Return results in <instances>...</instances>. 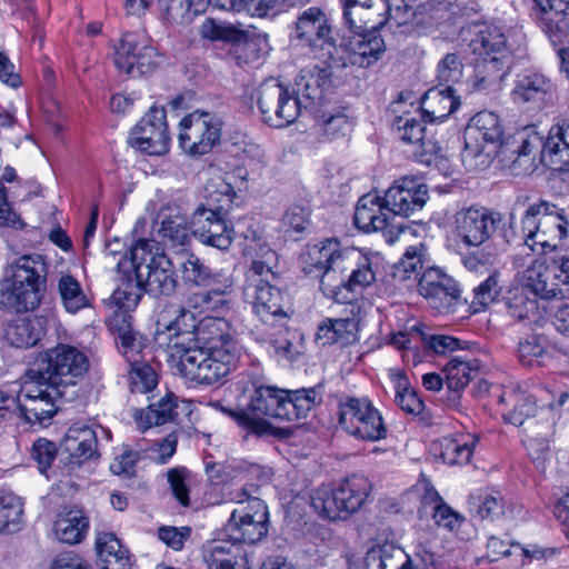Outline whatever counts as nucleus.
Listing matches in <instances>:
<instances>
[{
    "instance_id": "nucleus-1",
    "label": "nucleus",
    "mask_w": 569,
    "mask_h": 569,
    "mask_svg": "<svg viewBox=\"0 0 569 569\" xmlns=\"http://www.w3.org/2000/svg\"><path fill=\"white\" fill-rule=\"evenodd\" d=\"M321 400L317 388L286 390L273 386L254 385L244 409H228L219 402H213L212 406L232 418L249 433L263 436L272 433L269 419L291 422L306 418Z\"/></svg>"
},
{
    "instance_id": "nucleus-2",
    "label": "nucleus",
    "mask_w": 569,
    "mask_h": 569,
    "mask_svg": "<svg viewBox=\"0 0 569 569\" xmlns=\"http://www.w3.org/2000/svg\"><path fill=\"white\" fill-rule=\"evenodd\" d=\"M329 68L328 64H312L301 69L296 78L295 93L274 79L262 82L258 88L257 102L263 121L274 128L295 122L301 113V98L306 101L321 98L322 88L330 77Z\"/></svg>"
},
{
    "instance_id": "nucleus-3",
    "label": "nucleus",
    "mask_w": 569,
    "mask_h": 569,
    "mask_svg": "<svg viewBox=\"0 0 569 569\" xmlns=\"http://www.w3.org/2000/svg\"><path fill=\"white\" fill-rule=\"evenodd\" d=\"M468 47L477 56L470 92H495L508 73L507 38L501 27L487 20L467 22Z\"/></svg>"
},
{
    "instance_id": "nucleus-4",
    "label": "nucleus",
    "mask_w": 569,
    "mask_h": 569,
    "mask_svg": "<svg viewBox=\"0 0 569 569\" xmlns=\"http://www.w3.org/2000/svg\"><path fill=\"white\" fill-rule=\"evenodd\" d=\"M48 266L41 254H24L8 264L0 305L16 312L37 309L46 291Z\"/></svg>"
},
{
    "instance_id": "nucleus-5",
    "label": "nucleus",
    "mask_w": 569,
    "mask_h": 569,
    "mask_svg": "<svg viewBox=\"0 0 569 569\" xmlns=\"http://www.w3.org/2000/svg\"><path fill=\"white\" fill-rule=\"evenodd\" d=\"M380 258L376 253H365L358 248H345L341 258L336 262L339 267L337 278L328 272L321 281L323 295L338 303H349L355 293L362 291L376 281Z\"/></svg>"
},
{
    "instance_id": "nucleus-6",
    "label": "nucleus",
    "mask_w": 569,
    "mask_h": 569,
    "mask_svg": "<svg viewBox=\"0 0 569 569\" xmlns=\"http://www.w3.org/2000/svg\"><path fill=\"white\" fill-rule=\"evenodd\" d=\"M521 224L525 244L537 254L556 251L569 234L566 209L542 199L528 207Z\"/></svg>"
},
{
    "instance_id": "nucleus-7",
    "label": "nucleus",
    "mask_w": 569,
    "mask_h": 569,
    "mask_svg": "<svg viewBox=\"0 0 569 569\" xmlns=\"http://www.w3.org/2000/svg\"><path fill=\"white\" fill-rule=\"evenodd\" d=\"M136 279L144 292L159 297L171 296L177 288L173 263L151 239H138L130 249Z\"/></svg>"
},
{
    "instance_id": "nucleus-8",
    "label": "nucleus",
    "mask_w": 569,
    "mask_h": 569,
    "mask_svg": "<svg viewBox=\"0 0 569 569\" xmlns=\"http://www.w3.org/2000/svg\"><path fill=\"white\" fill-rule=\"evenodd\" d=\"M236 191L230 183L221 182L214 193H210L208 206H199L193 212L191 224L193 234L208 246L226 250L232 242V228L227 224L226 214L231 209Z\"/></svg>"
},
{
    "instance_id": "nucleus-9",
    "label": "nucleus",
    "mask_w": 569,
    "mask_h": 569,
    "mask_svg": "<svg viewBox=\"0 0 569 569\" xmlns=\"http://www.w3.org/2000/svg\"><path fill=\"white\" fill-rule=\"evenodd\" d=\"M258 483H246L232 493V500L241 507L233 510L226 526V535L241 546L242 542L256 543L268 533L269 512L266 503L253 497Z\"/></svg>"
},
{
    "instance_id": "nucleus-10",
    "label": "nucleus",
    "mask_w": 569,
    "mask_h": 569,
    "mask_svg": "<svg viewBox=\"0 0 569 569\" xmlns=\"http://www.w3.org/2000/svg\"><path fill=\"white\" fill-rule=\"evenodd\" d=\"M177 355V369L181 376L204 386L221 382L239 359L234 349L230 351L217 347L182 348Z\"/></svg>"
},
{
    "instance_id": "nucleus-11",
    "label": "nucleus",
    "mask_w": 569,
    "mask_h": 569,
    "mask_svg": "<svg viewBox=\"0 0 569 569\" xmlns=\"http://www.w3.org/2000/svg\"><path fill=\"white\" fill-rule=\"evenodd\" d=\"M292 41L307 56L333 67L338 48L326 13L317 8L306 9L297 19Z\"/></svg>"
},
{
    "instance_id": "nucleus-12",
    "label": "nucleus",
    "mask_w": 569,
    "mask_h": 569,
    "mask_svg": "<svg viewBox=\"0 0 569 569\" xmlns=\"http://www.w3.org/2000/svg\"><path fill=\"white\" fill-rule=\"evenodd\" d=\"M17 416L29 423L44 425L57 413V400L62 397L57 386L47 379L33 377L32 368L21 382H17Z\"/></svg>"
},
{
    "instance_id": "nucleus-13",
    "label": "nucleus",
    "mask_w": 569,
    "mask_h": 569,
    "mask_svg": "<svg viewBox=\"0 0 569 569\" xmlns=\"http://www.w3.org/2000/svg\"><path fill=\"white\" fill-rule=\"evenodd\" d=\"M88 369L89 359L83 351L60 343L40 356L32 368V375L49 380L60 389L74 386Z\"/></svg>"
},
{
    "instance_id": "nucleus-14",
    "label": "nucleus",
    "mask_w": 569,
    "mask_h": 569,
    "mask_svg": "<svg viewBox=\"0 0 569 569\" xmlns=\"http://www.w3.org/2000/svg\"><path fill=\"white\" fill-rule=\"evenodd\" d=\"M339 426L359 440L378 441L387 437L380 411L366 397H346L338 403Z\"/></svg>"
},
{
    "instance_id": "nucleus-15",
    "label": "nucleus",
    "mask_w": 569,
    "mask_h": 569,
    "mask_svg": "<svg viewBox=\"0 0 569 569\" xmlns=\"http://www.w3.org/2000/svg\"><path fill=\"white\" fill-rule=\"evenodd\" d=\"M532 16L545 32L559 58V70L569 80V47L563 46L569 36V0H532Z\"/></svg>"
},
{
    "instance_id": "nucleus-16",
    "label": "nucleus",
    "mask_w": 569,
    "mask_h": 569,
    "mask_svg": "<svg viewBox=\"0 0 569 569\" xmlns=\"http://www.w3.org/2000/svg\"><path fill=\"white\" fill-rule=\"evenodd\" d=\"M221 137V122L213 114L196 110L179 123V144L191 157L209 153Z\"/></svg>"
},
{
    "instance_id": "nucleus-17",
    "label": "nucleus",
    "mask_w": 569,
    "mask_h": 569,
    "mask_svg": "<svg viewBox=\"0 0 569 569\" xmlns=\"http://www.w3.org/2000/svg\"><path fill=\"white\" fill-rule=\"evenodd\" d=\"M495 229L496 219L486 208L470 207L465 210V244L477 248L465 257V267L470 271L480 273L489 271L493 256L485 248L479 247L490 238Z\"/></svg>"
},
{
    "instance_id": "nucleus-18",
    "label": "nucleus",
    "mask_w": 569,
    "mask_h": 569,
    "mask_svg": "<svg viewBox=\"0 0 569 569\" xmlns=\"http://www.w3.org/2000/svg\"><path fill=\"white\" fill-rule=\"evenodd\" d=\"M116 68L132 78L151 73L159 64L157 50L137 34L126 33L114 46Z\"/></svg>"
},
{
    "instance_id": "nucleus-19",
    "label": "nucleus",
    "mask_w": 569,
    "mask_h": 569,
    "mask_svg": "<svg viewBox=\"0 0 569 569\" xmlns=\"http://www.w3.org/2000/svg\"><path fill=\"white\" fill-rule=\"evenodd\" d=\"M244 295L252 303L254 315L259 318L262 327H277L279 331L284 330L290 315L286 296L281 289L272 283L244 287Z\"/></svg>"
},
{
    "instance_id": "nucleus-20",
    "label": "nucleus",
    "mask_w": 569,
    "mask_h": 569,
    "mask_svg": "<svg viewBox=\"0 0 569 569\" xmlns=\"http://www.w3.org/2000/svg\"><path fill=\"white\" fill-rule=\"evenodd\" d=\"M130 141L133 147L148 154L160 156L166 153L170 144L166 109L151 107L132 129Z\"/></svg>"
},
{
    "instance_id": "nucleus-21",
    "label": "nucleus",
    "mask_w": 569,
    "mask_h": 569,
    "mask_svg": "<svg viewBox=\"0 0 569 569\" xmlns=\"http://www.w3.org/2000/svg\"><path fill=\"white\" fill-rule=\"evenodd\" d=\"M418 290L439 312H449L458 305L460 297L458 282L438 267H428L423 270Z\"/></svg>"
},
{
    "instance_id": "nucleus-22",
    "label": "nucleus",
    "mask_w": 569,
    "mask_h": 569,
    "mask_svg": "<svg viewBox=\"0 0 569 569\" xmlns=\"http://www.w3.org/2000/svg\"><path fill=\"white\" fill-rule=\"evenodd\" d=\"M427 200V186L415 177L396 180L385 193V206L388 212L401 217H409L421 210Z\"/></svg>"
},
{
    "instance_id": "nucleus-23",
    "label": "nucleus",
    "mask_w": 569,
    "mask_h": 569,
    "mask_svg": "<svg viewBox=\"0 0 569 569\" xmlns=\"http://www.w3.org/2000/svg\"><path fill=\"white\" fill-rule=\"evenodd\" d=\"M497 412L507 423L521 426L537 411L536 397L519 387L495 388Z\"/></svg>"
},
{
    "instance_id": "nucleus-24",
    "label": "nucleus",
    "mask_w": 569,
    "mask_h": 569,
    "mask_svg": "<svg viewBox=\"0 0 569 569\" xmlns=\"http://www.w3.org/2000/svg\"><path fill=\"white\" fill-rule=\"evenodd\" d=\"M502 129L498 117L490 111L476 113L465 126V153L467 157H479L486 143L499 142Z\"/></svg>"
},
{
    "instance_id": "nucleus-25",
    "label": "nucleus",
    "mask_w": 569,
    "mask_h": 569,
    "mask_svg": "<svg viewBox=\"0 0 569 569\" xmlns=\"http://www.w3.org/2000/svg\"><path fill=\"white\" fill-rule=\"evenodd\" d=\"M347 58H337L333 67H346L348 63L367 68L375 63L385 51V41L378 34L356 32L341 44Z\"/></svg>"
},
{
    "instance_id": "nucleus-26",
    "label": "nucleus",
    "mask_w": 569,
    "mask_h": 569,
    "mask_svg": "<svg viewBox=\"0 0 569 569\" xmlns=\"http://www.w3.org/2000/svg\"><path fill=\"white\" fill-rule=\"evenodd\" d=\"M341 251L339 242L335 239H327L309 246L300 256L301 269L308 276L320 277V282L325 280L330 271L336 279L339 269V267H336V262L340 260Z\"/></svg>"
},
{
    "instance_id": "nucleus-27",
    "label": "nucleus",
    "mask_w": 569,
    "mask_h": 569,
    "mask_svg": "<svg viewBox=\"0 0 569 569\" xmlns=\"http://www.w3.org/2000/svg\"><path fill=\"white\" fill-rule=\"evenodd\" d=\"M441 372L443 378L436 372L425 373L421 378L422 386L427 390L439 391L445 385L447 406L459 410L462 403V360L459 357L451 359Z\"/></svg>"
},
{
    "instance_id": "nucleus-28",
    "label": "nucleus",
    "mask_w": 569,
    "mask_h": 569,
    "mask_svg": "<svg viewBox=\"0 0 569 569\" xmlns=\"http://www.w3.org/2000/svg\"><path fill=\"white\" fill-rule=\"evenodd\" d=\"M246 254L251 257V264L246 272V286L254 287L271 283L276 279L277 253L260 239L246 246Z\"/></svg>"
},
{
    "instance_id": "nucleus-29",
    "label": "nucleus",
    "mask_w": 569,
    "mask_h": 569,
    "mask_svg": "<svg viewBox=\"0 0 569 569\" xmlns=\"http://www.w3.org/2000/svg\"><path fill=\"white\" fill-rule=\"evenodd\" d=\"M207 569H248L240 545L232 539H213L202 547Z\"/></svg>"
},
{
    "instance_id": "nucleus-30",
    "label": "nucleus",
    "mask_w": 569,
    "mask_h": 569,
    "mask_svg": "<svg viewBox=\"0 0 569 569\" xmlns=\"http://www.w3.org/2000/svg\"><path fill=\"white\" fill-rule=\"evenodd\" d=\"M198 322L192 311L181 307L174 320L163 325V329H161L160 322L157 323L154 340L159 346L167 345L168 348L176 349L177 353H179L184 348L183 341H179V339L184 336H191L187 340H196Z\"/></svg>"
},
{
    "instance_id": "nucleus-31",
    "label": "nucleus",
    "mask_w": 569,
    "mask_h": 569,
    "mask_svg": "<svg viewBox=\"0 0 569 569\" xmlns=\"http://www.w3.org/2000/svg\"><path fill=\"white\" fill-rule=\"evenodd\" d=\"M158 234L171 246H186L190 241V228L187 214L181 207L168 204L161 208L157 217Z\"/></svg>"
},
{
    "instance_id": "nucleus-32",
    "label": "nucleus",
    "mask_w": 569,
    "mask_h": 569,
    "mask_svg": "<svg viewBox=\"0 0 569 569\" xmlns=\"http://www.w3.org/2000/svg\"><path fill=\"white\" fill-rule=\"evenodd\" d=\"M522 287L542 300L566 298V290L560 286L556 270L545 263H533L526 270Z\"/></svg>"
},
{
    "instance_id": "nucleus-33",
    "label": "nucleus",
    "mask_w": 569,
    "mask_h": 569,
    "mask_svg": "<svg viewBox=\"0 0 569 569\" xmlns=\"http://www.w3.org/2000/svg\"><path fill=\"white\" fill-rule=\"evenodd\" d=\"M389 214L385 197L367 193L358 200L353 220L357 228L365 232L383 231L389 226Z\"/></svg>"
},
{
    "instance_id": "nucleus-34",
    "label": "nucleus",
    "mask_w": 569,
    "mask_h": 569,
    "mask_svg": "<svg viewBox=\"0 0 569 569\" xmlns=\"http://www.w3.org/2000/svg\"><path fill=\"white\" fill-rule=\"evenodd\" d=\"M555 90L552 80L539 71L529 70L518 74L511 97L518 103H540L550 97Z\"/></svg>"
},
{
    "instance_id": "nucleus-35",
    "label": "nucleus",
    "mask_w": 569,
    "mask_h": 569,
    "mask_svg": "<svg viewBox=\"0 0 569 569\" xmlns=\"http://www.w3.org/2000/svg\"><path fill=\"white\" fill-rule=\"evenodd\" d=\"M541 160L556 170L569 167V120H561L550 128L542 144Z\"/></svg>"
},
{
    "instance_id": "nucleus-36",
    "label": "nucleus",
    "mask_w": 569,
    "mask_h": 569,
    "mask_svg": "<svg viewBox=\"0 0 569 569\" xmlns=\"http://www.w3.org/2000/svg\"><path fill=\"white\" fill-rule=\"evenodd\" d=\"M196 341L221 350L234 349L236 356L240 357L241 348L232 335L230 322L224 318L204 317L199 320Z\"/></svg>"
},
{
    "instance_id": "nucleus-37",
    "label": "nucleus",
    "mask_w": 569,
    "mask_h": 569,
    "mask_svg": "<svg viewBox=\"0 0 569 569\" xmlns=\"http://www.w3.org/2000/svg\"><path fill=\"white\" fill-rule=\"evenodd\" d=\"M97 448L96 430L83 422L71 425L61 441V449L78 462L92 458L97 453Z\"/></svg>"
},
{
    "instance_id": "nucleus-38",
    "label": "nucleus",
    "mask_w": 569,
    "mask_h": 569,
    "mask_svg": "<svg viewBox=\"0 0 569 569\" xmlns=\"http://www.w3.org/2000/svg\"><path fill=\"white\" fill-rule=\"evenodd\" d=\"M460 98L456 90L448 86L446 89H429L421 99V110L427 121H443L458 110Z\"/></svg>"
},
{
    "instance_id": "nucleus-39",
    "label": "nucleus",
    "mask_w": 569,
    "mask_h": 569,
    "mask_svg": "<svg viewBox=\"0 0 569 569\" xmlns=\"http://www.w3.org/2000/svg\"><path fill=\"white\" fill-rule=\"evenodd\" d=\"M94 546L102 569L130 568V552L114 532L98 531Z\"/></svg>"
},
{
    "instance_id": "nucleus-40",
    "label": "nucleus",
    "mask_w": 569,
    "mask_h": 569,
    "mask_svg": "<svg viewBox=\"0 0 569 569\" xmlns=\"http://www.w3.org/2000/svg\"><path fill=\"white\" fill-rule=\"evenodd\" d=\"M488 355L481 352L478 357L469 358L465 353V388L471 385L470 395L478 401L483 402L485 408H492L496 406L495 401V388L501 387L500 385L490 383L485 378H477V372L486 365Z\"/></svg>"
},
{
    "instance_id": "nucleus-41",
    "label": "nucleus",
    "mask_w": 569,
    "mask_h": 569,
    "mask_svg": "<svg viewBox=\"0 0 569 569\" xmlns=\"http://www.w3.org/2000/svg\"><path fill=\"white\" fill-rule=\"evenodd\" d=\"M359 320L352 318H327L318 326L316 340L322 346L340 343L348 346L358 337Z\"/></svg>"
},
{
    "instance_id": "nucleus-42",
    "label": "nucleus",
    "mask_w": 569,
    "mask_h": 569,
    "mask_svg": "<svg viewBox=\"0 0 569 569\" xmlns=\"http://www.w3.org/2000/svg\"><path fill=\"white\" fill-rule=\"evenodd\" d=\"M345 519L358 511L368 498L371 483L363 476H351L336 487Z\"/></svg>"
},
{
    "instance_id": "nucleus-43",
    "label": "nucleus",
    "mask_w": 569,
    "mask_h": 569,
    "mask_svg": "<svg viewBox=\"0 0 569 569\" xmlns=\"http://www.w3.org/2000/svg\"><path fill=\"white\" fill-rule=\"evenodd\" d=\"M395 126L403 142L419 147L420 151L415 153L419 161L429 164L432 161L435 144L430 140H425L422 121L415 117L400 116L395 120Z\"/></svg>"
},
{
    "instance_id": "nucleus-44",
    "label": "nucleus",
    "mask_w": 569,
    "mask_h": 569,
    "mask_svg": "<svg viewBox=\"0 0 569 569\" xmlns=\"http://www.w3.org/2000/svg\"><path fill=\"white\" fill-rule=\"evenodd\" d=\"M177 416V401L172 393H167L160 400L146 409L136 410L133 418L137 427L144 431L152 426L164 425Z\"/></svg>"
},
{
    "instance_id": "nucleus-45",
    "label": "nucleus",
    "mask_w": 569,
    "mask_h": 569,
    "mask_svg": "<svg viewBox=\"0 0 569 569\" xmlns=\"http://www.w3.org/2000/svg\"><path fill=\"white\" fill-rule=\"evenodd\" d=\"M89 530V519L82 510H69L60 513L54 522V533L60 542L80 543Z\"/></svg>"
},
{
    "instance_id": "nucleus-46",
    "label": "nucleus",
    "mask_w": 569,
    "mask_h": 569,
    "mask_svg": "<svg viewBox=\"0 0 569 569\" xmlns=\"http://www.w3.org/2000/svg\"><path fill=\"white\" fill-rule=\"evenodd\" d=\"M553 350L555 345L546 335L532 333L519 341L518 358L527 367L542 366Z\"/></svg>"
},
{
    "instance_id": "nucleus-47",
    "label": "nucleus",
    "mask_w": 569,
    "mask_h": 569,
    "mask_svg": "<svg viewBox=\"0 0 569 569\" xmlns=\"http://www.w3.org/2000/svg\"><path fill=\"white\" fill-rule=\"evenodd\" d=\"M60 302L68 313L76 315L91 307V298L71 274H61L57 281Z\"/></svg>"
},
{
    "instance_id": "nucleus-48",
    "label": "nucleus",
    "mask_w": 569,
    "mask_h": 569,
    "mask_svg": "<svg viewBox=\"0 0 569 569\" xmlns=\"http://www.w3.org/2000/svg\"><path fill=\"white\" fill-rule=\"evenodd\" d=\"M42 335L38 319L22 318L8 325L4 337L16 348H29L37 345Z\"/></svg>"
},
{
    "instance_id": "nucleus-49",
    "label": "nucleus",
    "mask_w": 569,
    "mask_h": 569,
    "mask_svg": "<svg viewBox=\"0 0 569 569\" xmlns=\"http://www.w3.org/2000/svg\"><path fill=\"white\" fill-rule=\"evenodd\" d=\"M427 3L420 0H387L385 10V23L388 21L396 27L405 26L413 20L419 23L421 20L418 18L420 14L427 12Z\"/></svg>"
},
{
    "instance_id": "nucleus-50",
    "label": "nucleus",
    "mask_w": 569,
    "mask_h": 569,
    "mask_svg": "<svg viewBox=\"0 0 569 569\" xmlns=\"http://www.w3.org/2000/svg\"><path fill=\"white\" fill-rule=\"evenodd\" d=\"M23 502L9 490H0V533H13L21 529Z\"/></svg>"
},
{
    "instance_id": "nucleus-51",
    "label": "nucleus",
    "mask_w": 569,
    "mask_h": 569,
    "mask_svg": "<svg viewBox=\"0 0 569 569\" xmlns=\"http://www.w3.org/2000/svg\"><path fill=\"white\" fill-rule=\"evenodd\" d=\"M505 501L499 491L479 490L469 496V511L481 520L503 515Z\"/></svg>"
},
{
    "instance_id": "nucleus-52",
    "label": "nucleus",
    "mask_w": 569,
    "mask_h": 569,
    "mask_svg": "<svg viewBox=\"0 0 569 569\" xmlns=\"http://www.w3.org/2000/svg\"><path fill=\"white\" fill-rule=\"evenodd\" d=\"M343 21L345 24L353 32H365L376 29L385 24V19L365 7L353 4L348 0H343Z\"/></svg>"
},
{
    "instance_id": "nucleus-53",
    "label": "nucleus",
    "mask_w": 569,
    "mask_h": 569,
    "mask_svg": "<svg viewBox=\"0 0 569 569\" xmlns=\"http://www.w3.org/2000/svg\"><path fill=\"white\" fill-rule=\"evenodd\" d=\"M396 387V402L407 413L418 416L425 410V402L419 395L409 388V381L405 372L396 370L391 372Z\"/></svg>"
},
{
    "instance_id": "nucleus-54",
    "label": "nucleus",
    "mask_w": 569,
    "mask_h": 569,
    "mask_svg": "<svg viewBox=\"0 0 569 569\" xmlns=\"http://www.w3.org/2000/svg\"><path fill=\"white\" fill-rule=\"evenodd\" d=\"M311 506L323 518L329 520L345 519V513H342L338 501L337 490L331 486L317 488L311 495Z\"/></svg>"
},
{
    "instance_id": "nucleus-55",
    "label": "nucleus",
    "mask_w": 569,
    "mask_h": 569,
    "mask_svg": "<svg viewBox=\"0 0 569 569\" xmlns=\"http://www.w3.org/2000/svg\"><path fill=\"white\" fill-rule=\"evenodd\" d=\"M525 287L516 291L508 300V312L518 321H536L540 317L539 303L536 298H530Z\"/></svg>"
},
{
    "instance_id": "nucleus-56",
    "label": "nucleus",
    "mask_w": 569,
    "mask_h": 569,
    "mask_svg": "<svg viewBox=\"0 0 569 569\" xmlns=\"http://www.w3.org/2000/svg\"><path fill=\"white\" fill-rule=\"evenodd\" d=\"M402 551L391 545L370 548L363 558V569H395L401 560Z\"/></svg>"
},
{
    "instance_id": "nucleus-57",
    "label": "nucleus",
    "mask_w": 569,
    "mask_h": 569,
    "mask_svg": "<svg viewBox=\"0 0 569 569\" xmlns=\"http://www.w3.org/2000/svg\"><path fill=\"white\" fill-rule=\"evenodd\" d=\"M252 332L256 333V331ZM257 333H259L257 340L272 346L276 353L284 357L286 359L293 358L295 345L287 337V325H284V330L282 332H280L277 327H263L261 329L257 327Z\"/></svg>"
},
{
    "instance_id": "nucleus-58",
    "label": "nucleus",
    "mask_w": 569,
    "mask_h": 569,
    "mask_svg": "<svg viewBox=\"0 0 569 569\" xmlns=\"http://www.w3.org/2000/svg\"><path fill=\"white\" fill-rule=\"evenodd\" d=\"M181 273L186 283L201 287L209 283L214 272L199 257L187 253L181 262Z\"/></svg>"
},
{
    "instance_id": "nucleus-59",
    "label": "nucleus",
    "mask_w": 569,
    "mask_h": 569,
    "mask_svg": "<svg viewBox=\"0 0 569 569\" xmlns=\"http://www.w3.org/2000/svg\"><path fill=\"white\" fill-rule=\"evenodd\" d=\"M130 366L129 377L133 392L147 393L157 387L158 375L149 363L136 359L130 361Z\"/></svg>"
},
{
    "instance_id": "nucleus-60",
    "label": "nucleus",
    "mask_w": 569,
    "mask_h": 569,
    "mask_svg": "<svg viewBox=\"0 0 569 569\" xmlns=\"http://www.w3.org/2000/svg\"><path fill=\"white\" fill-rule=\"evenodd\" d=\"M202 38L211 41L230 42L239 40L242 37V30L237 29L230 23L218 22L213 19H206L200 26Z\"/></svg>"
},
{
    "instance_id": "nucleus-61",
    "label": "nucleus",
    "mask_w": 569,
    "mask_h": 569,
    "mask_svg": "<svg viewBox=\"0 0 569 569\" xmlns=\"http://www.w3.org/2000/svg\"><path fill=\"white\" fill-rule=\"evenodd\" d=\"M178 436L174 432L169 433L161 441L142 446L144 459H150L158 465H166L177 451Z\"/></svg>"
},
{
    "instance_id": "nucleus-62",
    "label": "nucleus",
    "mask_w": 569,
    "mask_h": 569,
    "mask_svg": "<svg viewBox=\"0 0 569 569\" xmlns=\"http://www.w3.org/2000/svg\"><path fill=\"white\" fill-rule=\"evenodd\" d=\"M465 451L467 457L465 462L472 465L476 469L486 470L489 466L486 456L488 453L487 441L480 433L465 435Z\"/></svg>"
},
{
    "instance_id": "nucleus-63",
    "label": "nucleus",
    "mask_w": 569,
    "mask_h": 569,
    "mask_svg": "<svg viewBox=\"0 0 569 569\" xmlns=\"http://www.w3.org/2000/svg\"><path fill=\"white\" fill-rule=\"evenodd\" d=\"M422 250V247H410L395 266L393 277L400 281L409 280L412 276L416 277L418 271L423 268Z\"/></svg>"
},
{
    "instance_id": "nucleus-64",
    "label": "nucleus",
    "mask_w": 569,
    "mask_h": 569,
    "mask_svg": "<svg viewBox=\"0 0 569 569\" xmlns=\"http://www.w3.org/2000/svg\"><path fill=\"white\" fill-rule=\"evenodd\" d=\"M143 291L138 281L133 283L131 280H127L113 291L112 300L122 311H127L138 306Z\"/></svg>"
}]
</instances>
